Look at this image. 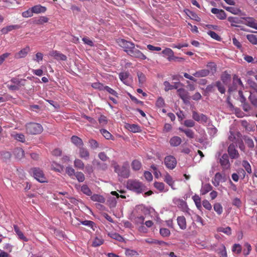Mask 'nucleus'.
I'll list each match as a JSON object with an SVG mask.
<instances>
[{
	"label": "nucleus",
	"instance_id": "obj_1",
	"mask_svg": "<svg viewBox=\"0 0 257 257\" xmlns=\"http://www.w3.org/2000/svg\"><path fill=\"white\" fill-rule=\"evenodd\" d=\"M112 166L114 171L118 175L123 178H127L130 176L129 165L127 162L124 163L122 166L119 165L116 162H113Z\"/></svg>",
	"mask_w": 257,
	"mask_h": 257
},
{
	"label": "nucleus",
	"instance_id": "obj_2",
	"mask_svg": "<svg viewBox=\"0 0 257 257\" xmlns=\"http://www.w3.org/2000/svg\"><path fill=\"white\" fill-rule=\"evenodd\" d=\"M126 187L131 191L141 193L143 191L144 185L142 182L137 180L129 179L126 183Z\"/></svg>",
	"mask_w": 257,
	"mask_h": 257
},
{
	"label": "nucleus",
	"instance_id": "obj_3",
	"mask_svg": "<svg viewBox=\"0 0 257 257\" xmlns=\"http://www.w3.org/2000/svg\"><path fill=\"white\" fill-rule=\"evenodd\" d=\"M27 133L30 135H37L43 132V128L40 124L36 122H30L26 124Z\"/></svg>",
	"mask_w": 257,
	"mask_h": 257
},
{
	"label": "nucleus",
	"instance_id": "obj_4",
	"mask_svg": "<svg viewBox=\"0 0 257 257\" xmlns=\"http://www.w3.org/2000/svg\"><path fill=\"white\" fill-rule=\"evenodd\" d=\"M116 43L127 54L135 47V44L133 42L127 41L124 39H117L116 40Z\"/></svg>",
	"mask_w": 257,
	"mask_h": 257
},
{
	"label": "nucleus",
	"instance_id": "obj_5",
	"mask_svg": "<svg viewBox=\"0 0 257 257\" xmlns=\"http://www.w3.org/2000/svg\"><path fill=\"white\" fill-rule=\"evenodd\" d=\"M32 172L34 178L39 182L44 183L47 182L46 178L42 170L39 168L32 169Z\"/></svg>",
	"mask_w": 257,
	"mask_h": 257
},
{
	"label": "nucleus",
	"instance_id": "obj_6",
	"mask_svg": "<svg viewBox=\"0 0 257 257\" xmlns=\"http://www.w3.org/2000/svg\"><path fill=\"white\" fill-rule=\"evenodd\" d=\"M177 163L176 159L173 156H167L164 159V164L169 169H174L176 167Z\"/></svg>",
	"mask_w": 257,
	"mask_h": 257
},
{
	"label": "nucleus",
	"instance_id": "obj_7",
	"mask_svg": "<svg viewBox=\"0 0 257 257\" xmlns=\"http://www.w3.org/2000/svg\"><path fill=\"white\" fill-rule=\"evenodd\" d=\"M219 163L223 171L230 169L231 164L229 160V156L227 154H223L219 159Z\"/></svg>",
	"mask_w": 257,
	"mask_h": 257
},
{
	"label": "nucleus",
	"instance_id": "obj_8",
	"mask_svg": "<svg viewBox=\"0 0 257 257\" xmlns=\"http://www.w3.org/2000/svg\"><path fill=\"white\" fill-rule=\"evenodd\" d=\"M177 94L184 103L188 104L189 103L190 96L189 92L183 88H179L177 89Z\"/></svg>",
	"mask_w": 257,
	"mask_h": 257
},
{
	"label": "nucleus",
	"instance_id": "obj_9",
	"mask_svg": "<svg viewBox=\"0 0 257 257\" xmlns=\"http://www.w3.org/2000/svg\"><path fill=\"white\" fill-rule=\"evenodd\" d=\"M242 83L238 76L234 74L233 76L232 84L228 86V91L229 92L235 90L239 86H242Z\"/></svg>",
	"mask_w": 257,
	"mask_h": 257
},
{
	"label": "nucleus",
	"instance_id": "obj_10",
	"mask_svg": "<svg viewBox=\"0 0 257 257\" xmlns=\"http://www.w3.org/2000/svg\"><path fill=\"white\" fill-rule=\"evenodd\" d=\"M192 118L196 121L201 123H207L208 117L203 113H199L196 111H192Z\"/></svg>",
	"mask_w": 257,
	"mask_h": 257
},
{
	"label": "nucleus",
	"instance_id": "obj_11",
	"mask_svg": "<svg viewBox=\"0 0 257 257\" xmlns=\"http://www.w3.org/2000/svg\"><path fill=\"white\" fill-rule=\"evenodd\" d=\"M128 55L131 56L135 58H137L140 60H145L147 59V57L144 55L141 51L136 49L135 46L134 48H132L128 53Z\"/></svg>",
	"mask_w": 257,
	"mask_h": 257
},
{
	"label": "nucleus",
	"instance_id": "obj_12",
	"mask_svg": "<svg viewBox=\"0 0 257 257\" xmlns=\"http://www.w3.org/2000/svg\"><path fill=\"white\" fill-rule=\"evenodd\" d=\"M227 152L231 159H236L239 157V154L236 148V145L233 143L230 144L228 146Z\"/></svg>",
	"mask_w": 257,
	"mask_h": 257
},
{
	"label": "nucleus",
	"instance_id": "obj_13",
	"mask_svg": "<svg viewBox=\"0 0 257 257\" xmlns=\"http://www.w3.org/2000/svg\"><path fill=\"white\" fill-rule=\"evenodd\" d=\"M119 78L123 83L127 85H130L133 82L132 77L128 72L120 73L119 74Z\"/></svg>",
	"mask_w": 257,
	"mask_h": 257
},
{
	"label": "nucleus",
	"instance_id": "obj_14",
	"mask_svg": "<svg viewBox=\"0 0 257 257\" xmlns=\"http://www.w3.org/2000/svg\"><path fill=\"white\" fill-rule=\"evenodd\" d=\"M211 12L219 20H224L226 18V13L223 10L213 8L211 9Z\"/></svg>",
	"mask_w": 257,
	"mask_h": 257
},
{
	"label": "nucleus",
	"instance_id": "obj_15",
	"mask_svg": "<svg viewBox=\"0 0 257 257\" xmlns=\"http://www.w3.org/2000/svg\"><path fill=\"white\" fill-rule=\"evenodd\" d=\"M78 154L79 157L81 159H83L85 160H87L89 159V152L87 148L83 147V146L79 148Z\"/></svg>",
	"mask_w": 257,
	"mask_h": 257
},
{
	"label": "nucleus",
	"instance_id": "obj_16",
	"mask_svg": "<svg viewBox=\"0 0 257 257\" xmlns=\"http://www.w3.org/2000/svg\"><path fill=\"white\" fill-rule=\"evenodd\" d=\"M50 56L54 57L57 60L66 61L67 56L56 50H53L49 53Z\"/></svg>",
	"mask_w": 257,
	"mask_h": 257
},
{
	"label": "nucleus",
	"instance_id": "obj_17",
	"mask_svg": "<svg viewBox=\"0 0 257 257\" xmlns=\"http://www.w3.org/2000/svg\"><path fill=\"white\" fill-rule=\"evenodd\" d=\"M14 229L19 239L25 242L28 241V238L24 235V233L20 230L19 227L18 225H14Z\"/></svg>",
	"mask_w": 257,
	"mask_h": 257
},
{
	"label": "nucleus",
	"instance_id": "obj_18",
	"mask_svg": "<svg viewBox=\"0 0 257 257\" xmlns=\"http://www.w3.org/2000/svg\"><path fill=\"white\" fill-rule=\"evenodd\" d=\"M243 19L245 20V24L246 26L257 30V22L255 19L251 17H246Z\"/></svg>",
	"mask_w": 257,
	"mask_h": 257
},
{
	"label": "nucleus",
	"instance_id": "obj_19",
	"mask_svg": "<svg viewBox=\"0 0 257 257\" xmlns=\"http://www.w3.org/2000/svg\"><path fill=\"white\" fill-rule=\"evenodd\" d=\"M162 53L163 54L168 56L167 59L169 61H171L172 60H174L175 59H178L179 58L178 57H176L174 56V52L170 48H167L165 49L164 50H163L162 51Z\"/></svg>",
	"mask_w": 257,
	"mask_h": 257
},
{
	"label": "nucleus",
	"instance_id": "obj_20",
	"mask_svg": "<svg viewBox=\"0 0 257 257\" xmlns=\"http://www.w3.org/2000/svg\"><path fill=\"white\" fill-rule=\"evenodd\" d=\"M30 51V47L27 46L24 49L20 50L19 52L17 53L15 55V58L16 59H20L25 57Z\"/></svg>",
	"mask_w": 257,
	"mask_h": 257
},
{
	"label": "nucleus",
	"instance_id": "obj_21",
	"mask_svg": "<svg viewBox=\"0 0 257 257\" xmlns=\"http://www.w3.org/2000/svg\"><path fill=\"white\" fill-rule=\"evenodd\" d=\"M11 82L19 87V88L22 86H24L26 84V80L25 79H19L17 78H13L11 80Z\"/></svg>",
	"mask_w": 257,
	"mask_h": 257
},
{
	"label": "nucleus",
	"instance_id": "obj_22",
	"mask_svg": "<svg viewBox=\"0 0 257 257\" xmlns=\"http://www.w3.org/2000/svg\"><path fill=\"white\" fill-rule=\"evenodd\" d=\"M177 221L178 226L181 229L184 230L186 228V220L184 216H178L177 218Z\"/></svg>",
	"mask_w": 257,
	"mask_h": 257
},
{
	"label": "nucleus",
	"instance_id": "obj_23",
	"mask_svg": "<svg viewBox=\"0 0 257 257\" xmlns=\"http://www.w3.org/2000/svg\"><path fill=\"white\" fill-rule=\"evenodd\" d=\"M220 78L224 84L227 85L230 82L231 76L225 71L222 73Z\"/></svg>",
	"mask_w": 257,
	"mask_h": 257
},
{
	"label": "nucleus",
	"instance_id": "obj_24",
	"mask_svg": "<svg viewBox=\"0 0 257 257\" xmlns=\"http://www.w3.org/2000/svg\"><path fill=\"white\" fill-rule=\"evenodd\" d=\"M210 71L207 69H201L196 71L193 75L196 77H206L209 74Z\"/></svg>",
	"mask_w": 257,
	"mask_h": 257
},
{
	"label": "nucleus",
	"instance_id": "obj_25",
	"mask_svg": "<svg viewBox=\"0 0 257 257\" xmlns=\"http://www.w3.org/2000/svg\"><path fill=\"white\" fill-rule=\"evenodd\" d=\"M169 143L172 147H177L182 143V140L179 137L174 136L170 139Z\"/></svg>",
	"mask_w": 257,
	"mask_h": 257
},
{
	"label": "nucleus",
	"instance_id": "obj_26",
	"mask_svg": "<svg viewBox=\"0 0 257 257\" xmlns=\"http://www.w3.org/2000/svg\"><path fill=\"white\" fill-rule=\"evenodd\" d=\"M227 20L230 23L232 27H238L237 24H241L242 23L241 18L237 17H229L227 18Z\"/></svg>",
	"mask_w": 257,
	"mask_h": 257
},
{
	"label": "nucleus",
	"instance_id": "obj_27",
	"mask_svg": "<svg viewBox=\"0 0 257 257\" xmlns=\"http://www.w3.org/2000/svg\"><path fill=\"white\" fill-rule=\"evenodd\" d=\"M19 28H20V26L18 25H10L3 28L1 30V32L3 34H6L13 30L19 29Z\"/></svg>",
	"mask_w": 257,
	"mask_h": 257
},
{
	"label": "nucleus",
	"instance_id": "obj_28",
	"mask_svg": "<svg viewBox=\"0 0 257 257\" xmlns=\"http://www.w3.org/2000/svg\"><path fill=\"white\" fill-rule=\"evenodd\" d=\"M32 12L35 14L44 13L46 11V8L41 5H36L31 8Z\"/></svg>",
	"mask_w": 257,
	"mask_h": 257
},
{
	"label": "nucleus",
	"instance_id": "obj_29",
	"mask_svg": "<svg viewBox=\"0 0 257 257\" xmlns=\"http://www.w3.org/2000/svg\"><path fill=\"white\" fill-rule=\"evenodd\" d=\"M71 142L78 148L83 146V143L81 139L76 136H73L71 138Z\"/></svg>",
	"mask_w": 257,
	"mask_h": 257
},
{
	"label": "nucleus",
	"instance_id": "obj_30",
	"mask_svg": "<svg viewBox=\"0 0 257 257\" xmlns=\"http://www.w3.org/2000/svg\"><path fill=\"white\" fill-rule=\"evenodd\" d=\"M179 130L180 132L184 133L188 138H189V139L194 138V136H195L194 133L192 130L188 129V128L184 129L182 127H179Z\"/></svg>",
	"mask_w": 257,
	"mask_h": 257
},
{
	"label": "nucleus",
	"instance_id": "obj_31",
	"mask_svg": "<svg viewBox=\"0 0 257 257\" xmlns=\"http://www.w3.org/2000/svg\"><path fill=\"white\" fill-rule=\"evenodd\" d=\"M176 204L183 211H185L188 209L187 203L182 199L177 200Z\"/></svg>",
	"mask_w": 257,
	"mask_h": 257
},
{
	"label": "nucleus",
	"instance_id": "obj_32",
	"mask_svg": "<svg viewBox=\"0 0 257 257\" xmlns=\"http://www.w3.org/2000/svg\"><path fill=\"white\" fill-rule=\"evenodd\" d=\"M132 168L134 171H139L142 168V163L138 160H134L132 161L131 163Z\"/></svg>",
	"mask_w": 257,
	"mask_h": 257
},
{
	"label": "nucleus",
	"instance_id": "obj_33",
	"mask_svg": "<svg viewBox=\"0 0 257 257\" xmlns=\"http://www.w3.org/2000/svg\"><path fill=\"white\" fill-rule=\"evenodd\" d=\"M137 76L139 79V86L141 87L146 81V75L142 72L138 71Z\"/></svg>",
	"mask_w": 257,
	"mask_h": 257
},
{
	"label": "nucleus",
	"instance_id": "obj_34",
	"mask_svg": "<svg viewBox=\"0 0 257 257\" xmlns=\"http://www.w3.org/2000/svg\"><path fill=\"white\" fill-rule=\"evenodd\" d=\"M91 196V199L93 201L98 202L101 203H103L105 201V198L102 195L93 194Z\"/></svg>",
	"mask_w": 257,
	"mask_h": 257
},
{
	"label": "nucleus",
	"instance_id": "obj_35",
	"mask_svg": "<svg viewBox=\"0 0 257 257\" xmlns=\"http://www.w3.org/2000/svg\"><path fill=\"white\" fill-rule=\"evenodd\" d=\"M222 178V175L218 172L216 173L212 180V183L215 186H218L219 185L220 182Z\"/></svg>",
	"mask_w": 257,
	"mask_h": 257
},
{
	"label": "nucleus",
	"instance_id": "obj_36",
	"mask_svg": "<svg viewBox=\"0 0 257 257\" xmlns=\"http://www.w3.org/2000/svg\"><path fill=\"white\" fill-rule=\"evenodd\" d=\"M74 166L76 168L82 170H84L85 167L83 161L79 159H76L74 160Z\"/></svg>",
	"mask_w": 257,
	"mask_h": 257
},
{
	"label": "nucleus",
	"instance_id": "obj_37",
	"mask_svg": "<svg viewBox=\"0 0 257 257\" xmlns=\"http://www.w3.org/2000/svg\"><path fill=\"white\" fill-rule=\"evenodd\" d=\"M154 186L160 192H167L168 190V189H165V184L163 182H155Z\"/></svg>",
	"mask_w": 257,
	"mask_h": 257
},
{
	"label": "nucleus",
	"instance_id": "obj_38",
	"mask_svg": "<svg viewBox=\"0 0 257 257\" xmlns=\"http://www.w3.org/2000/svg\"><path fill=\"white\" fill-rule=\"evenodd\" d=\"M212 187L210 184H205L204 185L201 189V194L202 195H205L209 191H211Z\"/></svg>",
	"mask_w": 257,
	"mask_h": 257
},
{
	"label": "nucleus",
	"instance_id": "obj_39",
	"mask_svg": "<svg viewBox=\"0 0 257 257\" xmlns=\"http://www.w3.org/2000/svg\"><path fill=\"white\" fill-rule=\"evenodd\" d=\"M244 141L247 146L250 149H252L254 147V145L253 140L247 136H244L243 138Z\"/></svg>",
	"mask_w": 257,
	"mask_h": 257
},
{
	"label": "nucleus",
	"instance_id": "obj_40",
	"mask_svg": "<svg viewBox=\"0 0 257 257\" xmlns=\"http://www.w3.org/2000/svg\"><path fill=\"white\" fill-rule=\"evenodd\" d=\"M15 156L20 159L24 156V151L21 148H16L14 150Z\"/></svg>",
	"mask_w": 257,
	"mask_h": 257
},
{
	"label": "nucleus",
	"instance_id": "obj_41",
	"mask_svg": "<svg viewBox=\"0 0 257 257\" xmlns=\"http://www.w3.org/2000/svg\"><path fill=\"white\" fill-rule=\"evenodd\" d=\"M213 209L218 215L222 214L223 212V208L219 203H216L213 205Z\"/></svg>",
	"mask_w": 257,
	"mask_h": 257
},
{
	"label": "nucleus",
	"instance_id": "obj_42",
	"mask_svg": "<svg viewBox=\"0 0 257 257\" xmlns=\"http://www.w3.org/2000/svg\"><path fill=\"white\" fill-rule=\"evenodd\" d=\"M164 181L166 182L172 188H173L174 181L172 177L168 174L167 173L165 176Z\"/></svg>",
	"mask_w": 257,
	"mask_h": 257
},
{
	"label": "nucleus",
	"instance_id": "obj_43",
	"mask_svg": "<svg viewBox=\"0 0 257 257\" xmlns=\"http://www.w3.org/2000/svg\"><path fill=\"white\" fill-rule=\"evenodd\" d=\"M215 86H216L218 91L221 93L224 94L225 92V88L223 84L220 81H217L215 82Z\"/></svg>",
	"mask_w": 257,
	"mask_h": 257
},
{
	"label": "nucleus",
	"instance_id": "obj_44",
	"mask_svg": "<svg viewBox=\"0 0 257 257\" xmlns=\"http://www.w3.org/2000/svg\"><path fill=\"white\" fill-rule=\"evenodd\" d=\"M218 232H223L227 235H230L231 234V228L229 226L226 227H220L217 228Z\"/></svg>",
	"mask_w": 257,
	"mask_h": 257
},
{
	"label": "nucleus",
	"instance_id": "obj_45",
	"mask_svg": "<svg viewBox=\"0 0 257 257\" xmlns=\"http://www.w3.org/2000/svg\"><path fill=\"white\" fill-rule=\"evenodd\" d=\"M247 40L253 45L257 44V36L253 34L246 35Z\"/></svg>",
	"mask_w": 257,
	"mask_h": 257
},
{
	"label": "nucleus",
	"instance_id": "obj_46",
	"mask_svg": "<svg viewBox=\"0 0 257 257\" xmlns=\"http://www.w3.org/2000/svg\"><path fill=\"white\" fill-rule=\"evenodd\" d=\"M192 199L195 202V204L197 207V208L200 209L201 208V198L200 197L197 195H195L193 196Z\"/></svg>",
	"mask_w": 257,
	"mask_h": 257
},
{
	"label": "nucleus",
	"instance_id": "obj_47",
	"mask_svg": "<svg viewBox=\"0 0 257 257\" xmlns=\"http://www.w3.org/2000/svg\"><path fill=\"white\" fill-rule=\"evenodd\" d=\"M48 18L45 16H41L35 21V24L37 25H42L48 22Z\"/></svg>",
	"mask_w": 257,
	"mask_h": 257
},
{
	"label": "nucleus",
	"instance_id": "obj_48",
	"mask_svg": "<svg viewBox=\"0 0 257 257\" xmlns=\"http://www.w3.org/2000/svg\"><path fill=\"white\" fill-rule=\"evenodd\" d=\"M242 166L248 173L250 174L252 172L250 165L247 161L243 160L242 162Z\"/></svg>",
	"mask_w": 257,
	"mask_h": 257
},
{
	"label": "nucleus",
	"instance_id": "obj_49",
	"mask_svg": "<svg viewBox=\"0 0 257 257\" xmlns=\"http://www.w3.org/2000/svg\"><path fill=\"white\" fill-rule=\"evenodd\" d=\"M81 191L87 196H91L92 195V192L89 188L86 185H83L81 187Z\"/></svg>",
	"mask_w": 257,
	"mask_h": 257
},
{
	"label": "nucleus",
	"instance_id": "obj_50",
	"mask_svg": "<svg viewBox=\"0 0 257 257\" xmlns=\"http://www.w3.org/2000/svg\"><path fill=\"white\" fill-rule=\"evenodd\" d=\"M127 128L134 133L139 132L141 130L139 125L135 124H128Z\"/></svg>",
	"mask_w": 257,
	"mask_h": 257
},
{
	"label": "nucleus",
	"instance_id": "obj_51",
	"mask_svg": "<svg viewBox=\"0 0 257 257\" xmlns=\"http://www.w3.org/2000/svg\"><path fill=\"white\" fill-rule=\"evenodd\" d=\"M160 233L163 237H168L170 235V231L168 228H161L160 229Z\"/></svg>",
	"mask_w": 257,
	"mask_h": 257
},
{
	"label": "nucleus",
	"instance_id": "obj_52",
	"mask_svg": "<svg viewBox=\"0 0 257 257\" xmlns=\"http://www.w3.org/2000/svg\"><path fill=\"white\" fill-rule=\"evenodd\" d=\"M80 223L82 225L90 227L93 230H94V228H93V226L95 225V223L91 220H84L80 221Z\"/></svg>",
	"mask_w": 257,
	"mask_h": 257
},
{
	"label": "nucleus",
	"instance_id": "obj_53",
	"mask_svg": "<svg viewBox=\"0 0 257 257\" xmlns=\"http://www.w3.org/2000/svg\"><path fill=\"white\" fill-rule=\"evenodd\" d=\"M165 103L164 99L162 97H159L156 102V106L158 108H161L164 106Z\"/></svg>",
	"mask_w": 257,
	"mask_h": 257
},
{
	"label": "nucleus",
	"instance_id": "obj_54",
	"mask_svg": "<svg viewBox=\"0 0 257 257\" xmlns=\"http://www.w3.org/2000/svg\"><path fill=\"white\" fill-rule=\"evenodd\" d=\"M75 176L77 179V180L79 182H82L85 180V176L83 173L81 172H76Z\"/></svg>",
	"mask_w": 257,
	"mask_h": 257
},
{
	"label": "nucleus",
	"instance_id": "obj_55",
	"mask_svg": "<svg viewBox=\"0 0 257 257\" xmlns=\"http://www.w3.org/2000/svg\"><path fill=\"white\" fill-rule=\"evenodd\" d=\"M208 35H209L214 40L220 41L221 40L220 37L215 32L212 31H209L207 32Z\"/></svg>",
	"mask_w": 257,
	"mask_h": 257
},
{
	"label": "nucleus",
	"instance_id": "obj_56",
	"mask_svg": "<svg viewBox=\"0 0 257 257\" xmlns=\"http://www.w3.org/2000/svg\"><path fill=\"white\" fill-rule=\"evenodd\" d=\"M103 243V240L102 238L96 237L92 242V246L94 247L98 246L102 244Z\"/></svg>",
	"mask_w": 257,
	"mask_h": 257
},
{
	"label": "nucleus",
	"instance_id": "obj_57",
	"mask_svg": "<svg viewBox=\"0 0 257 257\" xmlns=\"http://www.w3.org/2000/svg\"><path fill=\"white\" fill-rule=\"evenodd\" d=\"M225 10L234 15H238L241 12L239 9L233 7H226Z\"/></svg>",
	"mask_w": 257,
	"mask_h": 257
},
{
	"label": "nucleus",
	"instance_id": "obj_58",
	"mask_svg": "<svg viewBox=\"0 0 257 257\" xmlns=\"http://www.w3.org/2000/svg\"><path fill=\"white\" fill-rule=\"evenodd\" d=\"M242 247L239 244H234L232 248L233 252H236L237 254L240 253L241 252Z\"/></svg>",
	"mask_w": 257,
	"mask_h": 257
},
{
	"label": "nucleus",
	"instance_id": "obj_59",
	"mask_svg": "<svg viewBox=\"0 0 257 257\" xmlns=\"http://www.w3.org/2000/svg\"><path fill=\"white\" fill-rule=\"evenodd\" d=\"M206 66L209 69V71H211L212 73L215 72L216 70V66L213 62H208Z\"/></svg>",
	"mask_w": 257,
	"mask_h": 257
},
{
	"label": "nucleus",
	"instance_id": "obj_60",
	"mask_svg": "<svg viewBox=\"0 0 257 257\" xmlns=\"http://www.w3.org/2000/svg\"><path fill=\"white\" fill-rule=\"evenodd\" d=\"M89 146L92 149H96L98 147V142L93 139L89 141Z\"/></svg>",
	"mask_w": 257,
	"mask_h": 257
},
{
	"label": "nucleus",
	"instance_id": "obj_61",
	"mask_svg": "<svg viewBox=\"0 0 257 257\" xmlns=\"http://www.w3.org/2000/svg\"><path fill=\"white\" fill-rule=\"evenodd\" d=\"M195 124V122L192 119H187L184 121V125L188 127H192Z\"/></svg>",
	"mask_w": 257,
	"mask_h": 257
},
{
	"label": "nucleus",
	"instance_id": "obj_62",
	"mask_svg": "<svg viewBox=\"0 0 257 257\" xmlns=\"http://www.w3.org/2000/svg\"><path fill=\"white\" fill-rule=\"evenodd\" d=\"M232 204L233 205L239 208L241 206V201L238 198H235L232 200Z\"/></svg>",
	"mask_w": 257,
	"mask_h": 257
},
{
	"label": "nucleus",
	"instance_id": "obj_63",
	"mask_svg": "<svg viewBox=\"0 0 257 257\" xmlns=\"http://www.w3.org/2000/svg\"><path fill=\"white\" fill-rule=\"evenodd\" d=\"M100 132L105 139L107 140L111 139L112 135L107 130L105 129H101L100 130Z\"/></svg>",
	"mask_w": 257,
	"mask_h": 257
},
{
	"label": "nucleus",
	"instance_id": "obj_64",
	"mask_svg": "<svg viewBox=\"0 0 257 257\" xmlns=\"http://www.w3.org/2000/svg\"><path fill=\"white\" fill-rule=\"evenodd\" d=\"M251 103L257 108V98L254 95L250 94L248 97Z\"/></svg>",
	"mask_w": 257,
	"mask_h": 257
}]
</instances>
